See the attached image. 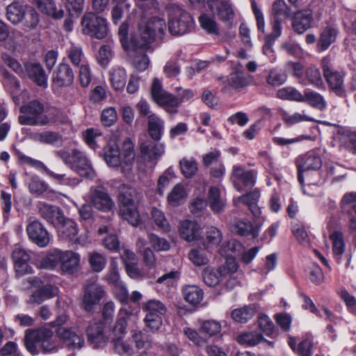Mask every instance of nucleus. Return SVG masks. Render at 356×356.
Wrapping results in <instances>:
<instances>
[{
    "instance_id": "obj_1",
    "label": "nucleus",
    "mask_w": 356,
    "mask_h": 356,
    "mask_svg": "<svg viewBox=\"0 0 356 356\" xmlns=\"http://www.w3.org/2000/svg\"><path fill=\"white\" fill-rule=\"evenodd\" d=\"M20 112L22 113L18 117L20 124L44 126L56 122L59 111L55 108L46 109L42 102L33 100L22 106Z\"/></svg>"
},
{
    "instance_id": "obj_2",
    "label": "nucleus",
    "mask_w": 356,
    "mask_h": 356,
    "mask_svg": "<svg viewBox=\"0 0 356 356\" xmlns=\"http://www.w3.org/2000/svg\"><path fill=\"white\" fill-rule=\"evenodd\" d=\"M53 332L47 328H40L26 332L24 345L32 355L38 354V344H40L44 353H54L58 350V343L52 339Z\"/></svg>"
},
{
    "instance_id": "obj_3",
    "label": "nucleus",
    "mask_w": 356,
    "mask_h": 356,
    "mask_svg": "<svg viewBox=\"0 0 356 356\" xmlns=\"http://www.w3.org/2000/svg\"><path fill=\"white\" fill-rule=\"evenodd\" d=\"M57 155L80 176L89 179L95 177L96 172L92 168L91 161L84 152L78 149H73L71 152L60 150L57 152Z\"/></svg>"
},
{
    "instance_id": "obj_4",
    "label": "nucleus",
    "mask_w": 356,
    "mask_h": 356,
    "mask_svg": "<svg viewBox=\"0 0 356 356\" xmlns=\"http://www.w3.org/2000/svg\"><path fill=\"white\" fill-rule=\"evenodd\" d=\"M165 27V22L162 18L153 17L147 22L142 19L138 26L139 37L134 39L136 46L138 48H146L154 40L157 34H164Z\"/></svg>"
},
{
    "instance_id": "obj_5",
    "label": "nucleus",
    "mask_w": 356,
    "mask_h": 356,
    "mask_svg": "<svg viewBox=\"0 0 356 356\" xmlns=\"http://www.w3.org/2000/svg\"><path fill=\"white\" fill-rule=\"evenodd\" d=\"M168 15V30L172 35H183L193 28L191 15L175 3L166 6Z\"/></svg>"
},
{
    "instance_id": "obj_6",
    "label": "nucleus",
    "mask_w": 356,
    "mask_h": 356,
    "mask_svg": "<svg viewBox=\"0 0 356 356\" xmlns=\"http://www.w3.org/2000/svg\"><path fill=\"white\" fill-rule=\"evenodd\" d=\"M323 76L332 92L340 97L346 96L344 79L346 71L335 69L327 58L322 60Z\"/></svg>"
},
{
    "instance_id": "obj_7",
    "label": "nucleus",
    "mask_w": 356,
    "mask_h": 356,
    "mask_svg": "<svg viewBox=\"0 0 356 356\" xmlns=\"http://www.w3.org/2000/svg\"><path fill=\"white\" fill-rule=\"evenodd\" d=\"M142 309L145 312V323L152 332L159 329L163 323L162 316L167 312L165 305L157 300H150L144 302Z\"/></svg>"
},
{
    "instance_id": "obj_8",
    "label": "nucleus",
    "mask_w": 356,
    "mask_h": 356,
    "mask_svg": "<svg viewBox=\"0 0 356 356\" xmlns=\"http://www.w3.org/2000/svg\"><path fill=\"white\" fill-rule=\"evenodd\" d=\"M81 26L84 34L97 39L106 38L108 33L106 19L93 13H87L83 16Z\"/></svg>"
},
{
    "instance_id": "obj_9",
    "label": "nucleus",
    "mask_w": 356,
    "mask_h": 356,
    "mask_svg": "<svg viewBox=\"0 0 356 356\" xmlns=\"http://www.w3.org/2000/svg\"><path fill=\"white\" fill-rule=\"evenodd\" d=\"M87 196L91 204L97 210L108 212L114 207L115 203L101 181L90 188Z\"/></svg>"
},
{
    "instance_id": "obj_10",
    "label": "nucleus",
    "mask_w": 356,
    "mask_h": 356,
    "mask_svg": "<svg viewBox=\"0 0 356 356\" xmlns=\"http://www.w3.org/2000/svg\"><path fill=\"white\" fill-rule=\"evenodd\" d=\"M151 94L153 100L163 107L168 113H176L179 102L175 95L163 90L161 83L154 79L152 83Z\"/></svg>"
},
{
    "instance_id": "obj_11",
    "label": "nucleus",
    "mask_w": 356,
    "mask_h": 356,
    "mask_svg": "<svg viewBox=\"0 0 356 356\" xmlns=\"http://www.w3.org/2000/svg\"><path fill=\"white\" fill-rule=\"evenodd\" d=\"M16 154L22 163L38 170L42 169L49 177L62 185L75 187L81 182V179L79 178L67 177L65 174H58L51 171L42 161L27 156L19 151H16Z\"/></svg>"
},
{
    "instance_id": "obj_12",
    "label": "nucleus",
    "mask_w": 356,
    "mask_h": 356,
    "mask_svg": "<svg viewBox=\"0 0 356 356\" xmlns=\"http://www.w3.org/2000/svg\"><path fill=\"white\" fill-rule=\"evenodd\" d=\"M120 213L123 219L136 227L140 221L138 207L133 200L130 192H122L119 195Z\"/></svg>"
},
{
    "instance_id": "obj_13",
    "label": "nucleus",
    "mask_w": 356,
    "mask_h": 356,
    "mask_svg": "<svg viewBox=\"0 0 356 356\" xmlns=\"http://www.w3.org/2000/svg\"><path fill=\"white\" fill-rule=\"evenodd\" d=\"M159 142L145 140L140 144L141 156L151 168L156 165L165 153V145Z\"/></svg>"
},
{
    "instance_id": "obj_14",
    "label": "nucleus",
    "mask_w": 356,
    "mask_h": 356,
    "mask_svg": "<svg viewBox=\"0 0 356 356\" xmlns=\"http://www.w3.org/2000/svg\"><path fill=\"white\" fill-rule=\"evenodd\" d=\"M273 31L269 38L277 39L281 35V23L291 16V12L284 0H276L272 6Z\"/></svg>"
},
{
    "instance_id": "obj_15",
    "label": "nucleus",
    "mask_w": 356,
    "mask_h": 356,
    "mask_svg": "<svg viewBox=\"0 0 356 356\" xmlns=\"http://www.w3.org/2000/svg\"><path fill=\"white\" fill-rule=\"evenodd\" d=\"M16 276L22 277L33 273L31 266V256L29 251L19 246L14 248L11 255Z\"/></svg>"
},
{
    "instance_id": "obj_16",
    "label": "nucleus",
    "mask_w": 356,
    "mask_h": 356,
    "mask_svg": "<svg viewBox=\"0 0 356 356\" xmlns=\"http://www.w3.org/2000/svg\"><path fill=\"white\" fill-rule=\"evenodd\" d=\"M105 294L106 291L104 288L97 283L96 280L87 284L83 298V309L86 312L93 311L95 307L99 304Z\"/></svg>"
},
{
    "instance_id": "obj_17",
    "label": "nucleus",
    "mask_w": 356,
    "mask_h": 356,
    "mask_svg": "<svg viewBox=\"0 0 356 356\" xmlns=\"http://www.w3.org/2000/svg\"><path fill=\"white\" fill-rule=\"evenodd\" d=\"M256 179V172L254 170H247L241 165H234L231 180L234 188L241 191L254 186Z\"/></svg>"
},
{
    "instance_id": "obj_18",
    "label": "nucleus",
    "mask_w": 356,
    "mask_h": 356,
    "mask_svg": "<svg viewBox=\"0 0 356 356\" xmlns=\"http://www.w3.org/2000/svg\"><path fill=\"white\" fill-rule=\"evenodd\" d=\"M298 168V181L300 184H303V172L308 170H318L322 165V161L319 155L314 152L299 156L296 161Z\"/></svg>"
},
{
    "instance_id": "obj_19",
    "label": "nucleus",
    "mask_w": 356,
    "mask_h": 356,
    "mask_svg": "<svg viewBox=\"0 0 356 356\" xmlns=\"http://www.w3.org/2000/svg\"><path fill=\"white\" fill-rule=\"evenodd\" d=\"M207 6L212 14L224 22H232L235 16L230 0H207Z\"/></svg>"
},
{
    "instance_id": "obj_20",
    "label": "nucleus",
    "mask_w": 356,
    "mask_h": 356,
    "mask_svg": "<svg viewBox=\"0 0 356 356\" xmlns=\"http://www.w3.org/2000/svg\"><path fill=\"white\" fill-rule=\"evenodd\" d=\"M26 230L29 239L38 246L44 248L49 243V234L39 220L29 222Z\"/></svg>"
},
{
    "instance_id": "obj_21",
    "label": "nucleus",
    "mask_w": 356,
    "mask_h": 356,
    "mask_svg": "<svg viewBox=\"0 0 356 356\" xmlns=\"http://www.w3.org/2000/svg\"><path fill=\"white\" fill-rule=\"evenodd\" d=\"M57 337L67 348L81 349L84 345V338L73 327H59L55 330Z\"/></svg>"
},
{
    "instance_id": "obj_22",
    "label": "nucleus",
    "mask_w": 356,
    "mask_h": 356,
    "mask_svg": "<svg viewBox=\"0 0 356 356\" xmlns=\"http://www.w3.org/2000/svg\"><path fill=\"white\" fill-rule=\"evenodd\" d=\"M104 324L100 321H92L86 328L88 341L94 348L104 346L107 341L104 334Z\"/></svg>"
},
{
    "instance_id": "obj_23",
    "label": "nucleus",
    "mask_w": 356,
    "mask_h": 356,
    "mask_svg": "<svg viewBox=\"0 0 356 356\" xmlns=\"http://www.w3.org/2000/svg\"><path fill=\"white\" fill-rule=\"evenodd\" d=\"M39 215L47 222L51 225L63 221V213L59 207L40 202L37 204Z\"/></svg>"
},
{
    "instance_id": "obj_24",
    "label": "nucleus",
    "mask_w": 356,
    "mask_h": 356,
    "mask_svg": "<svg viewBox=\"0 0 356 356\" xmlns=\"http://www.w3.org/2000/svg\"><path fill=\"white\" fill-rule=\"evenodd\" d=\"M74 79V74L71 67L65 63L59 64L54 72L53 81L59 87L70 86Z\"/></svg>"
},
{
    "instance_id": "obj_25",
    "label": "nucleus",
    "mask_w": 356,
    "mask_h": 356,
    "mask_svg": "<svg viewBox=\"0 0 356 356\" xmlns=\"http://www.w3.org/2000/svg\"><path fill=\"white\" fill-rule=\"evenodd\" d=\"M232 232L242 236H250L252 238H257L260 232V225H253L247 220H236L232 225Z\"/></svg>"
},
{
    "instance_id": "obj_26",
    "label": "nucleus",
    "mask_w": 356,
    "mask_h": 356,
    "mask_svg": "<svg viewBox=\"0 0 356 356\" xmlns=\"http://www.w3.org/2000/svg\"><path fill=\"white\" fill-rule=\"evenodd\" d=\"M314 21L312 12L309 9L297 12L293 20V28L294 31L299 33H303L312 26Z\"/></svg>"
},
{
    "instance_id": "obj_27",
    "label": "nucleus",
    "mask_w": 356,
    "mask_h": 356,
    "mask_svg": "<svg viewBox=\"0 0 356 356\" xmlns=\"http://www.w3.org/2000/svg\"><path fill=\"white\" fill-rule=\"evenodd\" d=\"M24 76L27 75L40 86L47 85V75L40 64L28 63L24 65Z\"/></svg>"
},
{
    "instance_id": "obj_28",
    "label": "nucleus",
    "mask_w": 356,
    "mask_h": 356,
    "mask_svg": "<svg viewBox=\"0 0 356 356\" xmlns=\"http://www.w3.org/2000/svg\"><path fill=\"white\" fill-rule=\"evenodd\" d=\"M80 263V256L72 251H62L60 265L62 270L65 273L72 274L77 271Z\"/></svg>"
},
{
    "instance_id": "obj_29",
    "label": "nucleus",
    "mask_w": 356,
    "mask_h": 356,
    "mask_svg": "<svg viewBox=\"0 0 356 356\" xmlns=\"http://www.w3.org/2000/svg\"><path fill=\"white\" fill-rule=\"evenodd\" d=\"M29 5L20 1H13L6 8L7 19L13 24L20 23Z\"/></svg>"
},
{
    "instance_id": "obj_30",
    "label": "nucleus",
    "mask_w": 356,
    "mask_h": 356,
    "mask_svg": "<svg viewBox=\"0 0 356 356\" xmlns=\"http://www.w3.org/2000/svg\"><path fill=\"white\" fill-rule=\"evenodd\" d=\"M208 204L215 213L222 212L226 207V200L222 196L220 190L211 186L208 192Z\"/></svg>"
},
{
    "instance_id": "obj_31",
    "label": "nucleus",
    "mask_w": 356,
    "mask_h": 356,
    "mask_svg": "<svg viewBox=\"0 0 356 356\" xmlns=\"http://www.w3.org/2000/svg\"><path fill=\"white\" fill-rule=\"evenodd\" d=\"M200 225L194 221L184 220L180 222L179 234L182 238L190 242L198 238L200 235Z\"/></svg>"
},
{
    "instance_id": "obj_32",
    "label": "nucleus",
    "mask_w": 356,
    "mask_h": 356,
    "mask_svg": "<svg viewBox=\"0 0 356 356\" xmlns=\"http://www.w3.org/2000/svg\"><path fill=\"white\" fill-rule=\"evenodd\" d=\"M164 129V121L155 114L148 117L147 131L149 136L154 141L161 140Z\"/></svg>"
},
{
    "instance_id": "obj_33",
    "label": "nucleus",
    "mask_w": 356,
    "mask_h": 356,
    "mask_svg": "<svg viewBox=\"0 0 356 356\" xmlns=\"http://www.w3.org/2000/svg\"><path fill=\"white\" fill-rule=\"evenodd\" d=\"M330 239L332 241L333 256L338 262H340L346 248L343 235L342 232L335 231L330 235Z\"/></svg>"
},
{
    "instance_id": "obj_34",
    "label": "nucleus",
    "mask_w": 356,
    "mask_h": 356,
    "mask_svg": "<svg viewBox=\"0 0 356 356\" xmlns=\"http://www.w3.org/2000/svg\"><path fill=\"white\" fill-rule=\"evenodd\" d=\"M104 160L110 167H118L121 164L120 152L118 145L109 143L104 148Z\"/></svg>"
},
{
    "instance_id": "obj_35",
    "label": "nucleus",
    "mask_w": 356,
    "mask_h": 356,
    "mask_svg": "<svg viewBox=\"0 0 356 356\" xmlns=\"http://www.w3.org/2000/svg\"><path fill=\"white\" fill-rule=\"evenodd\" d=\"M187 192L182 184H176L168 195V202L172 207L184 204L187 198Z\"/></svg>"
},
{
    "instance_id": "obj_36",
    "label": "nucleus",
    "mask_w": 356,
    "mask_h": 356,
    "mask_svg": "<svg viewBox=\"0 0 356 356\" xmlns=\"http://www.w3.org/2000/svg\"><path fill=\"white\" fill-rule=\"evenodd\" d=\"M40 22V15L33 6H29L20 23L23 29L30 31L36 29Z\"/></svg>"
},
{
    "instance_id": "obj_37",
    "label": "nucleus",
    "mask_w": 356,
    "mask_h": 356,
    "mask_svg": "<svg viewBox=\"0 0 356 356\" xmlns=\"http://www.w3.org/2000/svg\"><path fill=\"white\" fill-rule=\"evenodd\" d=\"M32 138L35 141L52 145H60L62 143L61 135L51 131L35 133L32 135Z\"/></svg>"
},
{
    "instance_id": "obj_38",
    "label": "nucleus",
    "mask_w": 356,
    "mask_h": 356,
    "mask_svg": "<svg viewBox=\"0 0 356 356\" xmlns=\"http://www.w3.org/2000/svg\"><path fill=\"white\" fill-rule=\"evenodd\" d=\"M127 73L124 68L117 67L110 72V81L115 90H123L127 82Z\"/></svg>"
},
{
    "instance_id": "obj_39",
    "label": "nucleus",
    "mask_w": 356,
    "mask_h": 356,
    "mask_svg": "<svg viewBox=\"0 0 356 356\" xmlns=\"http://www.w3.org/2000/svg\"><path fill=\"white\" fill-rule=\"evenodd\" d=\"M182 292L185 300L191 305L200 303L203 298V291L196 285L186 286Z\"/></svg>"
},
{
    "instance_id": "obj_40",
    "label": "nucleus",
    "mask_w": 356,
    "mask_h": 356,
    "mask_svg": "<svg viewBox=\"0 0 356 356\" xmlns=\"http://www.w3.org/2000/svg\"><path fill=\"white\" fill-rule=\"evenodd\" d=\"M58 224L61 225L60 232L63 238L69 241H74L78 234L77 225L75 221L72 219H66L63 216V221L59 222Z\"/></svg>"
},
{
    "instance_id": "obj_41",
    "label": "nucleus",
    "mask_w": 356,
    "mask_h": 356,
    "mask_svg": "<svg viewBox=\"0 0 356 356\" xmlns=\"http://www.w3.org/2000/svg\"><path fill=\"white\" fill-rule=\"evenodd\" d=\"M67 56L74 66L79 67L87 63L82 47L79 45L71 44L67 50Z\"/></svg>"
},
{
    "instance_id": "obj_42",
    "label": "nucleus",
    "mask_w": 356,
    "mask_h": 356,
    "mask_svg": "<svg viewBox=\"0 0 356 356\" xmlns=\"http://www.w3.org/2000/svg\"><path fill=\"white\" fill-rule=\"evenodd\" d=\"M62 258V251L54 250L42 259L40 263V268L43 269L53 270L59 264Z\"/></svg>"
},
{
    "instance_id": "obj_43",
    "label": "nucleus",
    "mask_w": 356,
    "mask_h": 356,
    "mask_svg": "<svg viewBox=\"0 0 356 356\" xmlns=\"http://www.w3.org/2000/svg\"><path fill=\"white\" fill-rule=\"evenodd\" d=\"M251 76H245L238 72L232 73L227 77L228 85L236 90H241L248 86L251 84Z\"/></svg>"
},
{
    "instance_id": "obj_44",
    "label": "nucleus",
    "mask_w": 356,
    "mask_h": 356,
    "mask_svg": "<svg viewBox=\"0 0 356 356\" xmlns=\"http://www.w3.org/2000/svg\"><path fill=\"white\" fill-rule=\"evenodd\" d=\"M337 35V29L326 27L321 34L318 42V48L320 51H325L332 43L335 42Z\"/></svg>"
},
{
    "instance_id": "obj_45",
    "label": "nucleus",
    "mask_w": 356,
    "mask_h": 356,
    "mask_svg": "<svg viewBox=\"0 0 356 356\" xmlns=\"http://www.w3.org/2000/svg\"><path fill=\"white\" fill-rule=\"evenodd\" d=\"M188 258L196 266H205L209 261L207 251L202 248H192Z\"/></svg>"
},
{
    "instance_id": "obj_46",
    "label": "nucleus",
    "mask_w": 356,
    "mask_h": 356,
    "mask_svg": "<svg viewBox=\"0 0 356 356\" xmlns=\"http://www.w3.org/2000/svg\"><path fill=\"white\" fill-rule=\"evenodd\" d=\"M305 77L307 83L305 80L302 83L307 85L309 83L316 88H321L323 86V81L321 76V72L318 68L315 66H311L305 70Z\"/></svg>"
},
{
    "instance_id": "obj_47",
    "label": "nucleus",
    "mask_w": 356,
    "mask_h": 356,
    "mask_svg": "<svg viewBox=\"0 0 356 356\" xmlns=\"http://www.w3.org/2000/svg\"><path fill=\"white\" fill-rule=\"evenodd\" d=\"M263 339V336L257 332H243L236 337V341L244 346H254Z\"/></svg>"
},
{
    "instance_id": "obj_48",
    "label": "nucleus",
    "mask_w": 356,
    "mask_h": 356,
    "mask_svg": "<svg viewBox=\"0 0 356 356\" xmlns=\"http://www.w3.org/2000/svg\"><path fill=\"white\" fill-rule=\"evenodd\" d=\"M254 309L250 306L235 309L232 312V318L234 321L241 323H245L254 315Z\"/></svg>"
},
{
    "instance_id": "obj_49",
    "label": "nucleus",
    "mask_w": 356,
    "mask_h": 356,
    "mask_svg": "<svg viewBox=\"0 0 356 356\" xmlns=\"http://www.w3.org/2000/svg\"><path fill=\"white\" fill-rule=\"evenodd\" d=\"M303 98L304 102H307L312 106L320 110L324 109L326 106V102L323 96L316 92L306 90Z\"/></svg>"
},
{
    "instance_id": "obj_50",
    "label": "nucleus",
    "mask_w": 356,
    "mask_h": 356,
    "mask_svg": "<svg viewBox=\"0 0 356 356\" xmlns=\"http://www.w3.org/2000/svg\"><path fill=\"white\" fill-rule=\"evenodd\" d=\"M131 316V313L127 309L121 308L118 312V320L113 327V332L115 336L124 334L127 326V321Z\"/></svg>"
},
{
    "instance_id": "obj_51",
    "label": "nucleus",
    "mask_w": 356,
    "mask_h": 356,
    "mask_svg": "<svg viewBox=\"0 0 356 356\" xmlns=\"http://www.w3.org/2000/svg\"><path fill=\"white\" fill-rule=\"evenodd\" d=\"M200 26L209 34H219V28L216 20L207 14L201 15L199 18Z\"/></svg>"
},
{
    "instance_id": "obj_52",
    "label": "nucleus",
    "mask_w": 356,
    "mask_h": 356,
    "mask_svg": "<svg viewBox=\"0 0 356 356\" xmlns=\"http://www.w3.org/2000/svg\"><path fill=\"white\" fill-rule=\"evenodd\" d=\"M277 97L282 99H288L300 102H304L303 95L300 91L292 87H286L280 89L277 92Z\"/></svg>"
},
{
    "instance_id": "obj_53",
    "label": "nucleus",
    "mask_w": 356,
    "mask_h": 356,
    "mask_svg": "<svg viewBox=\"0 0 356 356\" xmlns=\"http://www.w3.org/2000/svg\"><path fill=\"white\" fill-rule=\"evenodd\" d=\"M238 268V264L233 257H227L225 262L218 268L220 276L227 278L230 275H235Z\"/></svg>"
},
{
    "instance_id": "obj_54",
    "label": "nucleus",
    "mask_w": 356,
    "mask_h": 356,
    "mask_svg": "<svg viewBox=\"0 0 356 356\" xmlns=\"http://www.w3.org/2000/svg\"><path fill=\"white\" fill-rule=\"evenodd\" d=\"M182 174L186 178H191L197 171V163L194 158H184L179 161Z\"/></svg>"
},
{
    "instance_id": "obj_55",
    "label": "nucleus",
    "mask_w": 356,
    "mask_h": 356,
    "mask_svg": "<svg viewBox=\"0 0 356 356\" xmlns=\"http://www.w3.org/2000/svg\"><path fill=\"white\" fill-rule=\"evenodd\" d=\"M221 323L215 320H207L201 321L200 332L205 334L209 337L214 336L220 332Z\"/></svg>"
},
{
    "instance_id": "obj_56",
    "label": "nucleus",
    "mask_w": 356,
    "mask_h": 356,
    "mask_svg": "<svg viewBox=\"0 0 356 356\" xmlns=\"http://www.w3.org/2000/svg\"><path fill=\"white\" fill-rule=\"evenodd\" d=\"M222 238V233L218 228L215 227H207L205 236L207 248L218 245L221 242Z\"/></svg>"
},
{
    "instance_id": "obj_57",
    "label": "nucleus",
    "mask_w": 356,
    "mask_h": 356,
    "mask_svg": "<svg viewBox=\"0 0 356 356\" xmlns=\"http://www.w3.org/2000/svg\"><path fill=\"white\" fill-rule=\"evenodd\" d=\"M122 154L121 163L129 168L133 165L135 159L134 145L130 140L124 142Z\"/></svg>"
},
{
    "instance_id": "obj_58",
    "label": "nucleus",
    "mask_w": 356,
    "mask_h": 356,
    "mask_svg": "<svg viewBox=\"0 0 356 356\" xmlns=\"http://www.w3.org/2000/svg\"><path fill=\"white\" fill-rule=\"evenodd\" d=\"M115 352L121 356H131L134 354V348L130 344L123 341L122 337L119 336L113 340Z\"/></svg>"
},
{
    "instance_id": "obj_59",
    "label": "nucleus",
    "mask_w": 356,
    "mask_h": 356,
    "mask_svg": "<svg viewBox=\"0 0 356 356\" xmlns=\"http://www.w3.org/2000/svg\"><path fill=\"white\" fill-rule=\"evenodd\" d=\"M152 218L158 228L164 232H170V223L162 211L156 208H153L152 210Z\"/></svg>"
},
{
    "instance_id": "obj_60",
    "label": "nucleus",
    "mask_w": 356,
    "mask_h": 356,
    "mask_svg": "<svg viewBox=\"0 0 356 356\" xmlns=\"http://www.w3.org/2000/svg\"><path fill=\"white\" fill-rule=\"evenodd\" d=\"M204 283L209 286H216L222 282V278L218 273V269L205 268L202 273Z\"/></svg>"
},
{
    "instance_id": "obj_61",
    "label": "nucleus",
    "mask_w": 356,
    "mask_h": 356,
    "mask_svg": "<svg viewBox=\"0 0 356 356\" xmlns=\"http://www.w3.org/2000/svg\"><path fill=\"white\" fill-rule=\"evenodd\" d=\"M356 203V192H348L345 193L340 201V209L341 213L345 215H350L353 211V207L350 204Z\"/></svg>"
},
{
    "instance_id": "obj_62",
    "label": "nucleus",
    "mask_w": 356,
    "mask_h": 356,
    "mask_svg": "<svg viewBox=\"0 0 356 356\" xmlns=\"http://www.w3.org/2000/svg\"><path fill=\"white\" fill-rule=\"evenodd\" d=\"M101 138V133L94 129H88L84 134V139L86 143L93 150L100 147L98 143Z\"/></svg>"
},
{
    "instance_id": "obj_63",
    "label": "nucleus",
    "mask_w": 356,
    "mask_h": 356,
    "mask_svg": "<svg viewBox=\"0 0 356 356\" xmlns=\"http://www.w3.org/2000/svg\"><path fill=\"white\" fill-rule=\"evenodd\" d=\"M149 241L152 247L157 252L168 251L170 248V244L165 238H161L155 234H149Z\"/></svg>"
},
{
    "instance_id": "obj_64",
    "label": "nucleus",
    "mask_w": 356,
    "mask_h": 356,
    "mask_svg": "<svg viewBox=\"0 0 356 356\" xmlns=\"http://www.w3.org/2000/svg\"><path fill=\"white\" fill-rule=\"evenodd\" d=\"M47 187V184L44 181L41 180L37 176L32 177L29 184V192L37 195L45 192Z\"/></svg>"
}]
</instances>
